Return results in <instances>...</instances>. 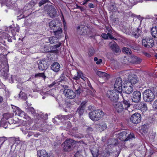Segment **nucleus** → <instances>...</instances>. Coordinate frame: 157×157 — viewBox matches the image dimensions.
Listing matches in <instances>:
<instances>
[{
	"label": "nucleus",
	"instance_id": "obj_12",
	"mask_svg": "<svg viewBox=\"0 0 157 157\" xmlns=\"http://www.w3.org/2000/svg\"><path fill=\"white\" fill-rule=\"evenodd\" d=\"M47 11L50 17L53 18L57 16V11L55 8L53 6H49Z\"/></svg>",
	"mask_w": 157,
	"mask_h": 157
},
{
	"label": "nucleus",
	"instance_id": "obj_50",
	"mask_svg": "<svg viewBox=\"0 0 157 157\" xmlns=\"http://www.w3.org/2000/svg\"><path fill=\"white\" fill-rule=\"evenodd\" d=\"M101 36L103 38L105 39H106L108 38V36L107 34L105 33H102L101 35Z\"/></svg>",
	"mask_w": 157,
	"mask_h": 157
},
{
	"label": "nucleus",
	"instance_id": "obj_34",
	"mask_svg": "<svg viewBox=\"0 0 157 157\" xmlns=\"http://www.w3.org/2000/svg\"><path fill=\"white\" fill-rule=\"evenodd\" d=\"M76 73L77 74L75 75L72 77V78L75 80H78L81 77V74H82V73L80 71H76Z\"/></svg>",
	"mask_w": 157,
	"mask_h": 157
},
{
	"label": "nucleus",
	"instance_id": "obj_41",
	"mask_svg": "<svg viewBox=\"0 0 157 157\" xmlns=\"http://www.w3.org/2000/svg\"><path fill=\"white\" fill-rule=\"evenodd\" d=\"M135 138V136L133 133H130L126 137V141L130 140L132 138Z\"/></svg>",
	"mask_w": 157,
	"mask_h": 157
},
{
	"label": "nucleus",
	"instance_id": "obj_23",
	"mask_svg": "<svg viewBox=\"0 0 157 157\" xmlns=\"http://www.w3.org/2000/svg\"><path fill=\"white\" fill-rule=\"evenodd\" d=\"M49 25L50 29L54 30H56L57 28L59 27L58 24H56V21L53 20L49 23Z\"/></svg>",
	"mask_w": 157,
	"mask_h": 157
},
{
	"label": "nucleus",
	"instance_id": "obj_7",
	"mask_svg": "<svg viewBox=\"0 0 157 157\" xmlns=\"http://www.w3.org/2000/svg\"><path fill=\"white\" fill-rule=\"evenodd\" d=\"M131 98L133 102H139L141 99V92L138 91H134L132 94Z\"/></svg>",
	"mask_w": 157,
	"mask_h": 157
},
{
	"label": "nucleus",
	"instance_id": "obj_53",
	"mask_svg": "<svg viewBox=\"0 0 157 157\" xmlns=\"http://www.w3.org/2000/svg\"><path fill=\"white\" fill-rule=\"evenodd\" d=\"M81 151H78L75 155V157H78V156H80L81 155Z\"/></svg>",
	"mask_w": 157,
	"mask_h": 157
},
{
	"label": "nucleus",
	"instance_id": "obj_42",
	"mask_svg": "<svg viewBox=\"0 0 157 157\" xmlns=\"http://www.w3.org/2000/svg\"><path fill=\"white\" fill-rule=\"evenodd\" d=\"M40 117L44 120H46L48 118V115L47 113L42 114L39 115Z\"/></svg>",
	"mask_w": 157,
	"mask_h": 157
},
{
	"label": "nucleus",
	"instance_id": "obj_47",
	"mask_svg": "<svg viewBox=\"0 0 157 157\" xmlns=\"http://www.w3.org/2000/svg\"><path fill=\"white\" fill-rule=\"evenodd\" d=\"M18 113H17V115L19 116L22 117L24 115V112L20 110V109H18Z\"/></svg>",
	"mask_w": 157,
	"mask_h": 157
},
{
	"label": "nucleus",
	"instance_id": "obj_27",
	"mask_svg": "<svg viewBox=\"0 0 157 157\" xmlns=\"http://www.w3.org/2000/svg\"><path fill=\"white\" fill-rule=\"evenodd\" d=\"M138 108L143 112H145L147 109L146 104L144 103H140L138 104Z\"/></svg>",
	"mask_w": 157,
	"mask_h": 157
},
{
	"label": "nucleus",
	"instance_id": "obj_26",
	"mask_svg": "<svg viewBox=\"0 0 157 157\" xmlns=\"http://www.w3.org/2000/svg\"><path fill=\"white\" fill-rule=\"evenodd\" d=\"M21 129L24 134H26L29 131L30 129V127L29 124H26L22 126Z\"/></svg>",
	"mask_w": 157,
	"mask_h": 157
},
{
	"label": "nucleus",
	"instance_id": "obj_24",
	"mask_svg": "<svg viewBox=\"0 0 157 157\" xmlns=\"http://www.w3.org/2000/svg\"><path fill=\"white\" fill-rule=\"evenodd\" d=\"M51 68L54 71L57 72L60 69V65L58 63L54 62L51 65Z\"/></svg>",
	"mask_w": 157,
	"mask_h": 157
},
{
	"label": "nucleus",
	"instance_id": "obj_31",
	"mask_svg": "<svg viewBox=\"0 0 157 157\" xmlns=\"http://www.w3.org/2000/svg\"><path fill=\"white\" fill-rule=\"evenodd\" d=\"M13 116V113H5L3 115V118L6 120H8L10 118H11Z\"/></svg>",
	"mask_w": 157,
	"mask_h": 157
},
{
	"label": "nucleus",
	"instance_id": "obj_33",
	"mask_svg": "<svg viewBox=\"0 0 157 157\" xmlns=\"http://www.w3.org/2000/svg\"><path fill=\"white\" fill-rule=\"evenodd\" d=\"M96 74L100 77H105L107 78L109 76L108 74L106 73L99 71H97Z\"/></svg>",
	"mask_w": 157,
	"mask_h": 157
},
{
	"label": "nucleus",
	"instance_id": "obj_62",
	"mask_svg": "<svg viewBox=\"0 0 157 157\" xmlns=\"http://www.w3.org/2000/svg\"><path fill=\"white\" fill-rule=\"evenodd\" d=\"M56 83L55 82H53L52 84L49 85V86L50 87H52L54 86L55 84Z\"/></svg>",
	"mask_w": 157,
	"mask_h": 157
},
{
	"label": "nucleus",
	"instance_id": "obj_2",
	"mask_svg": "<svg viewBox=\"0 0 157 157\" xmlns=\"http://www.w3.org/2000/svg\"><path fill=\"white\" fill-rule=\"evenodd\" d=\"M114 90H109L107 91L106 96L109 98L112 105L118 101L119 98L118 93Z\"/></svg>",
	"mask_w": 157,
	"mask_h": 157
},
{
	"label": "nucleus",
	"instance_id": "obj_64",
	"mask_svg": "<svg viewBox=\"0 0 157 157\" xmlns=\"http://www.w3.org/2000/svg\"><path fill=\"white\" fill-rule=\"evenodd\" d=\"M144 54L146 56L148 57H149L150 56V54L147 52L144 53Z\"/></svg>",
	"mask_w": 157,
	"mask_h": 157
},
{
	"label": "nucleus",
	"instance_id": "obj_20",
	"mask_svg": "<svg viewBox=\"0 0 157 157\" xmlns=\"http://www.w3.org/2000/svg\"><path fill=\"white\" fill-rule=\"evenodd\" d=\"M93 157H98L100 153L99 149L95 147L90 149Z\"/></svg>",
	"mask_w": 157,
	"mask_h": 157
},
{
	"label": "nucleus",
	"instance_id": "obj_10",
	"mask_svg": "<svg viewBox=\"0 0 157 157\" xmlns=\"http://www.w3.org/2000/svg\"><path fill=\"white\" fill-rule=\"evenodd\" d=\"M112 105L116 111L119 113H121L124 109V106L121 102L117 101Z\"/></svg>",
	"mask_w": 157,
	"mask_h": 157
},
{
	"label": "nucleus",
	"instance_id": "obj_48",
	"mask_svg": "<svg viewBox=\"0 0 157 157\" xmlns=\"http://www.w3.org/2000/svg\"><path fill=\"white\" fill-rule=\"evenodd\" d=\"M71 117V116L70 115H68L64 116L63 115V120H67L70 118Z\"/></svg>",
	"mask_w": 157,
	"mask_h": 157
},
{
	"label": "nucleus",
	"instance_id": "obj_37",
	"mask_svg": "<svg viewBox=\"0 0 157 157\" xmlns=\"http://www.w3.org/2000/svg\"><path fill=\"white\" fill-rule=\"evenodd\" d=\"M65 125L66 127H65L64 128L67 131L70 130L72 126L71 123L69 121L66 122Z\"/></svg>",
	"mask_w": 157,
	"mask_h": 157
},
{
	"label": "nucleus",
	"instance_id": "obj_19",
	"mask_svg": "<svg viewBox=\"0 0 157 157\" xmlns=\"http://www.w3.org/2000/svg\"><path fill=\"white\" fill-rule=\"evenodd\" d=\"M123 98V101L122 102L124 105V108L125 110H128L131 105L130 101L129 100L127 99L125 96L124 97L122 96Z\"/></svg>",
	"mask_w": 157,
	"mask_h": 157
},
{
	"label": "nucleus",
	"instance_id": "obj_13",
	"mask_svg": "<svg viewBox=\"0 0 157 157\" xmlns=\"http://www.w3.org/2000/svg\"><path fill=\"white\" fill-rule=\"evenodd\" d=\"M109 45L115 54L116 53L119 52L121 51L119 47L114 41H113V42H111L110 43Z\"/></svg>",
	"mask_w": 157,
	"mask_h": 157
},
{
	"label": "nucleus",
	"instance_id": "obj_15",
	"mask_svg": "<svg viewBox=\"0 0 157 157\" xmlns=\"http://www.w3.org/2000/svg\"><path fill=\"white\" fill-rule=\"evenodd\" d=\"M74 89L75 90V95H79L83 91V88L82 86L79 84H73Z\"/></svg>",
	"mask_w": 157,
	"mask_h": 157
},
{
	"label": "nucleus",
	"instance_id": "obj_14",
	"mask_svg": "<svg viewBox=\"0 0 157 157\" xmlns=\"http://www.w3.org/2000/svg\"><path fill=\"white\" fill-rule=\"evenodd\" d=\"M132 86L129 83H127L125 86H124L123 90L124 93L130 94L132 93L133 90Z\"/></svg>",
	"mask_w": 157,
	"mask_h": 157
},
{
	"label": "nucleus",
	"instance_id": "obj_51",
	"mask_svg": "<svg viewBox=\"0 0 157 157\" xmlns=\"http://www.w3.org/2000/svg\"><path fill=\"white\" fill-rule=\"evenodd\" d=\"M107 35L108 36V37H109L110 39H111L117 40V39L116 38L113 37L110 33H108Z\"/></svg>",
	"mask_w": 157,
	"mask_h": 157
},
{
	"label": "nucleus",
	"instance_id": "obj_63",
	"mask_svg": "<svg viewBox=\"0 0 157 157\" xmlns=\"http://www.w3.org/2000/svg\"><path fill=\"white\" fill-rule=\"evenodd\" d=\"M79 9L81 11H83L85 10V9L82 7H79Z\"/></svg>",
	"mask_w": 157,
	"mask_h": 157
},
{
	"label": "nucleus",
	"instance_id": "obj_61",
	"mask_svg": "<svg viewBox=\"0 0 157 157\" xmlns=\"http://www.w3.org/2000/svg\"><path fill=\"white\" fill-rule=\"evenodd\" d=\"M81 77H80V78H81L82 79H83L84 81H85L86 79V77H84L83 75L82 74H82H81Z\"/></svg>",
	"mask_w": 157,
	"mask_h": 157
},
{
	"label": "nucleus",
	"instance_id": "obj_43",
	"mask_svg": "<svg viewBox=\"0 0 157 157\" xmlns=\"http://www.w3.org/2000/svg\"><path fill=\"white\" fill-rule=\"evenodd\" d=\"M42 77L44 79H45L46 78V76L44 75V73H39L37 74H35V77Z\"/></svg>",
	"mask_w": 157,
	"mask_h": 157
},
{
	"label": "nucleus",
	"instance_id": "obj_1",
	"mask_svg": "<svg viewBox=\"0 0 157 157\" xmlns=\"http://www.w3.org/2000/svg\"><path fill=\"white\" fill-rule=\"evenodd\" d=\"M75 144L74 140L69 139L66 140L62 144L63 150L66 151L72 150Z\"/></svg>",
	"mask_w": 157,
	"mask_h": 157
},
{
	"label": "nucleus",
	"instance_id": "obj_44",
	"mask_svg": "<svg viewBox=\"0 0 157 157\" xmlns=\"http://www.w3.org/2000/svg\"><path fill=\"white\" fill-rule=\"evenodd\" d=\"M26 109L28 111L31 112L32 114H33L34 112V109L33 107L28 106Z\"/></svg>",
	"mask_w": 157,
	"mask_h": 157
},
{
	"label": "nucleus",
	"instance_id": "obj_5",
	"mask_svg": "<svg viewBox=\"0 0 157 157\" xmlns=\"http://www.w3.org/2000/svg\"><path fill=\"white\" fill-rule=\"evenodd\" d=\"M142 45L147 48H151L154 45V41L151 37L146 36L142 41Z\"/></svg>",
	"mask_w": 157,
	"mask_h": 157
},
{
	"label": "nucleus",
	"instance_id": "obj_6",
	"mask_svg": "<svg viewBox=\"0 0 157 157\" xmlns=\"http://www.w3.org/2000/svg\"><path fill=\"white\" fill-rule=\"evenodd\" d=\"M76 32L79 35L86 36L88 34L89 29L86 26L81 25L77 27Z\"/></svg>",
	"mask_w": 157,
	"mask_h": 157
},
{
	"label": "nucleus",
	"instance_id": "obj_45",
	"mask_svg": "<svg viewBox=\"0 0 157 157\" xmlns=\"http://www.w3.org/2000/svg\"><path fill=\"white\" fill-rule=\"evenodd\" d=\"M153 107L155 110L157 111V99L154 102Z\"/></svg>",
	"mask_w": 157,
	"mask_h": 157
},
{
	"label": "nucleus",
	"instance_id": "obj_49",
	"mask_svg": "<svg viewBox=\"0 0 157 157\" xmlns=\"http://www.w3.org/2000/svg\"><path fill=\"white\" fill-rule=\"evenodd\" d=\"M56 118H58L61 121H63V115H59L56 117Z\"/></svg>",
	"mask_w": 157,
	"mask_h": 157
},
{
	"label": "nucleus",
	"instance_id": "obj_9",
	"mask_svg": "<svg viewBox=\"0 0 157 157\" xmlns=\"http://www.w3.org/2000/svg\"><path fill=\"white\" fill-rule=\"evenodd\" d=\"M141 120V115L138 113L133 114L131 116L130 118L131 121L132 123L135 124H137L140 123Z\"/></svg>",
	"mask_w": 157,
	"mask_h": 157
},
{
	"label": "nucleus",
	"instance_id": "obj_21",
	"mask_svg": "<svg viewBox=\"0 0 157 157\" xmlns=\"http://www.w3.org/2000/svg\"><path fill=\"white\" fill-rule=\"evenodd\" d=\"M130 59V62L135 64H139L141 62V59L136 56H131Z\"/></svg>",
	"mask_w": 157,
	"mask_h": 157
},
{
	"label": "nucleus",
	"instance_id": "obj_28",
	"mask_svg": "<svg viewBox=\"0 0 157 157\" xmlns=\"http://www.w3.org/2000/svg\"><path fill=\"white\" fill-rule=\"evenodd\" d=\"M58 39L56 37L52 36L48 37L49 42L51 44H54L58 42Z\"/></svg>",
	"mask_w": 157,
	"mask_h": 157
},
{
	"label": "nucleus",
	"instance_id": "obj_32",
	"mask_svg": "<svg viewBox=\"0 0 157 157\" xmlns=\"http://www.w3.org/2000/svg\"><path fill=\"white\" fill-rule=\"evenodd\" d=\"M84 109L85 108H84L82 106H79L78 108L76 113H78L79 117L82 115L84 112Z\"/></svg>",
	"mask_w": 157,
	"mask_h": 157
},
{
	"label": "nucleus",
	"instance_id": "obj_60",
	"mask_svg": "<svg viewBox=\"0 0 157 157\" xmlns=\"http://www.w3.org/2000/svg\"><path fill=\"white\" fill-rule=\"evenodd\" d=\"M102 61V60L101 59H98V61L96 63L97 64H100Z\"/></svg>",
	"mask_w": 157,
	"mask_h": 157
},
{
	"label": "nucleus",
	"instance_id": "obj_16",
	"mask_svg": "<svg viewBox=\"0 0 157 157\" xmlns=\"http://www.w3.org/2000/svg\"><path fill=\"white\" fill-rule=\"evenodd\" d=\"M129 79L130 81V84L133 86L138 81V78L136 75L133 74L129 76Z\"/></svg>",
	"mask_w": 157,
	"mask_h": 157
},
{
	"label": "nucleus",
	"instance_id": "obj_4",
	"mask_svg": "<svg viewBox=\"0 0 157 157\" xmlns=\"http://www.w3.org/2000/svg\"><path fill=\"white\" fill-rule=\"evenodd\" d=\"M103 113L102 111L101 110H95L90 112L89 115L91 120L94 121H97L100 119Z\"/></svg>",
	"mask_w": 157,
	"mask_h": 157
},
{
	"label": "nucleus",
	"instance_id": "obj_59",
	"mask_svg": "<svg viewBox=\"0 0 157 157\" xmlns=\"http://www.w3.org/2000/svg\"><path fill=\"white\" fill-rule=\"evenodd\" d=\"M90 1V0H85L83 2V3L82 4V5H84L86 4H87L89 1Z\"/></svg>",
	"mask_w": 157,
	"mask_h": 157
},
{
	"label": "nucleus",
	"instance_id": "obj_35",
	"mask_svg": "<svg viewBox=\"0 0 157 157\" xmlns=\"http://www.w3.org/2000/svg\"><path fill=\"white\" fill-rule=\"evenodd\" d=\"M122 52L127 55H129L131 54V50L128 48L124 47L122 48Z\"/></svg>",
	"mask_w": 157,
	"mask_h": 157
},
{
	"label": "nucleus",
	"instance_id": "obj_39",
	"mask_svg": "<svg viewBox=\"0 0 157 157\" xmlns=\"http://www.w3.org/2000/svg\"><path fill=\"white\" fill-rule=\"evenodd\" d=\"M97 126H98L101 129V130H104L105 129L107 128V125L105 123H102L101 125L97 124Z\"/></svg>",
	"mask_w": 157,
	"mask_h": 157
},
{
	"label": "nucleus",
	"instance_id": "obj_3",
	"mask_svg": "<svg viewBox=\"0 0 157 157\" xmlns=\"http://www.w3.org/2000/svg\"><path fill=\"white\" fill-rule=\"evenodd\" d=\"M144 100L147 102L153 101L155 99V95L152 91L150 89L145 90L143 93Z\"/></svg>",
	"mask_w": 157,
	"mask_h": 157
},
{
	"label": "nucleus",
	"instance_id": "obj_11",
	"mask_svg": "<svg viewBox=\"0 0 157 157\" xmlns=\"http://www.w3.org/2000/svg\"><path fill=\"white\" fill-rule=\"evenodd\" d=\"M63 93L66 98L70 99H73L75 97V92L70 89H65Z\"/></svg>",
	"mask_w": 157,
	"mask_h": 157
},
{
	"label": "nucleus",
	"instance_id": "obj_17",
	"mask_svg": "<svg viewBox=\"0 0 157 157\" xmlns=\"http://www.w3.org/2000/svg\"><path fill=\"white\" fill-rule=\"evenodd\" d=\"M37 154L39 157H53L50 154H48L45 150H39L38 151Z\"/></svg>",
	"mask_w": 157,
	"mask_h": 157
},
{
	"label": "nucleus",
	"instance_id": "obj_29",
	"mask_svg": "<svg viewBox=\"0 0 157 157\" xmlns=\"http://www.w3.org/2000/svg\"><path fill=\"white\" fill-rule=\"evenodd\" d=\"M141 31L139 29L137 28L136 30L133 31L132 35L135 38H137L140 36Z\"/></svg>",
	"mask_w": 157,
	"mask_h": 157
},
{
	"label": "nucleus",
	"instance_id": "obj_30",
	"mask_svg": "<svg viewBox=\"0 0 157 157\" xmlns=\"http://www.w3.org/2000/svg\"><path fill=\"white\" fill-rule=\"evenodd\" d=\"M151 32L152 36L154 38H157V27H154L152 28Z\"/></svg>",
	"mask_w": 157,
	"mask_h": 157
},
{
	"label": "nucleus",
	"instance_id": "obj_58",
	"mask_svg": "<svg viewBox=\"0 0 157 157\" xmlns=\"http://www.w3.org/2000/svg\"><path fill=\"white\" fill-rule=\"evenodd\" d=\"M129 46L131 48L134 49H135L136 48V47L134 44L130 45H129Z\"/></svg>",
	"mask_w": 157,
	"mask_h": 157
},
{
	"label": "nucleus",
	"instance_id": "obj_57",
	"mask_svg": "<svg viewBox=\"0 0 157 157\" xmlns=\"http://www.w3.org/2000/svg\"><path fill=\"white\" fill-rule=\"evenodd\" d=\"M88 6L90 8H93L94 7V5L91 3L88 4Z\"/></svg>",
	"mask_w": 157,
	"mask_h": 157
},
{
	"label": "nucleus",
	"instance_id": "obj_18",
	"mask_svg": "<svg viewBox=\"0 0 157 157\" xmlns=\"http://www.w3.org/2000/svg\"><path fill=\"white\" fill-rule=\"evenodd\" d=\"M48 66L46 64L45 60H42L40 61L38 63V68L41 70H46Z\"/></svg>",
	"mask_w": 157,
	"mask_h": 157
},
{
	"label": "nucleus",
	"instance_id": "obj_46",
	"mask_svg": "<svg viewBox=\"0 0 157 157\" xmlns=\"http://www.w3.org/2000/svg\"><path fill=\"white\" fill-rule=\"evenodd\" d=\"M48 2V0H41L39 3V6H40L44 5V4Z\"/></svg>",
	"mask_w": 157,
	"mask_h": 157
},
{
	"label": "nucleus",
	"instance_id": "obj_40",
	"mask_svg": "<svg viewBox=\"0 0 157 157\" xmlns=\"http://www.w3.org/2000/svg\"><path fill=\"white\" fill-rule=\"evenodd\" d=\"M94 50L92 47H90L89 49L88 54L89 56H93L94 54Z\"/></svg>",
	"mask_w": 157,
	"mask_h": 157
},
{
	"label": "nucleus",
	"instance_id": "obj_38",
	"mask_svg": "<svg viewBox=\"0 0 157 157\" xmlns=\"http://www.w3.org/2000/svg\"><path fill=\"white\" fill-rule=\"evenodd\" d=\"M113 153L109 151H107L103 155V157H109L113 155Z\"/></svg>",
	"mask_w": 157,
	"mask_h": 157
},
{
	"label": "nucleus",
	"instance_id": "obj_36",
	"mask_svg": "<svg viewBox=\"0 0 157 157\" xmlns=\"http://www.w3.org/2000/svg\"><path fill=\"white\" fill-rule=\"evenodd\" d=\"M119 63L117 61L114 60L112 62L111 66L115 69H117L119 67Z\"/></svg>",
	"mask_w": 157,
	"mask_h": 157
},
{
	"label": "nucleus",
	"instance_id": "obj_54",
	"mask_svg": "<svg viewBox=\"0 0 157 157\" xmlns=\"http://www.w3.org/2000/svg\"><path fill=\"white\" fill-rule=\"evenodd\" d=\"M87 101H82L79 106H82L84 108H85V105Z\"/></svg>",
	"mask_w": 157,
	"mask_h": 157
},
{
	"label": "nucleus",
	"instance_id": "obj_56",
	"mask_svg": "<svg viewBox=\"0 0 157 157\" xmlns=\"http://www.w3.org/2000/svg\"><path fill=\"white\" fill-rule=\"evenodd\" d=\"M28 133L27 135V136L28 137H30L31 136H32L33 134V133L32 132H28Z\"/></svg>",
	"mask_w": 157,
	"mask_h": 157
},
{
	"label": "nucleus",
	"instance_id": "obj_8",
	"mask_svg": "<svg viewBox=\"0 0 157 157\" xmlns=\"http://www.w3.org/2000/svg\"><path fill=\"white\" fill-rule=\"evenodd\" d=\"M122 81L120 77L116 78L114 87L115 89L119 93L121 92L122 90Z\"/></svg>",
	"mask_w": 157,
	"mask_h": 157
},
{
	"label": "nucleus",
	"instance_id": "obj_25",
	"mask_svg": "<svg viewBox=\"0 0 157 157\" xmlns=\"http://www.w3.org/2000/svg\"><path fill=\"white\" fill-rule=\"evenodd\" d=\"M128 133L126 131L120 132L118 138L121 141H126L127 135Z\"/></svg>",
	"mask_w": 157,
	"mask_h": 157
},
{
	"label": "nucleus",
	"instance_id": "obj_22",
	"mask_svg": "<svg viewBox=\"0 0 157 157\" xmlns=\"http://www.w3.org/2000/svg\"><path fill=\"white\" fill-rule=\"evenodd\" d=\"M56 29V30H53L54 34L57 39H59L61 37V36L62 33V30L60 27L57 28Z\"/></svg>",
	"mask_w": 157,
	"mask_h": 157
},
{
	"label": "nucleus",
	"instance_id": "obj_55",
	"mask_svg": "<svg viewBox=\"0 0 157 157\" xmlns=\"http://www.w3.org/2000/svg\"><path fill=\"white\" fill-rule=\"evenodd\" d=\"M94 129L91 127H89L87 128V131L89 132H92L93 131Z\"/></svg>",
	"mask_w": 157,
	"mask_h": 157
},
{
	"label": "nucleus",
	"instance_id": "obj_52",
	"mask_svg": "<svg viewBox=\"0 0 157 157\" xmlns=\"http://www.w3.org/2000/svg\"><path fill=\"white\" fill-rule=\"evenodd\" d=\"M61 44V43L59 42L58 44H56L53 46V48L54 49H55L59 47L60 46Z\"/></svg>",
	"mask_w": 157,
	"mask_h": 157
}]
</instances>
